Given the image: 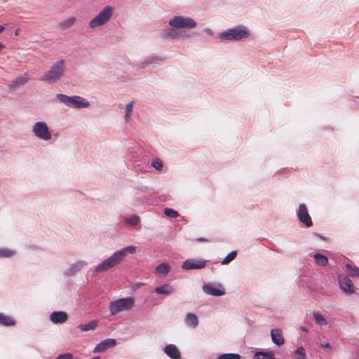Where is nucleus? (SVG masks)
<instances>
[{
  "mask_svg": "<svg viewBox=\"0 0 359 359\" xmlns=\"http://www.w3.org/2000/svg\"><path fill=\"white\" fill-rule=\"evenodd\" d=\"M135 251V247L130 245L114 252L109 258L104 260L95 268V272L100 273L109 270L118 265L128 254H134Z\"/></svg>",
  "mask_w": 359,
  "mask_h": 359,
  "instance_id": "1",
  "label": "nucleus"
},
{
  "mask_svg": "<svg viewBox=\"0 0 359 359\" xmlns=\"http://www.w3.org/2000/svg\"><path fill=\"white\" fill-rule=\"evenodd\" d=\"M65 70V62L63 60L56 62L50 69L46 72L41 80L48 83L55 82L61 79Z\"/></svg>",
  "mask_w": 359,
  "mask_h": 359,
  "instance_id": "2",
  "label": "nucleus"
},
{
  "mask_svg": "<svg viewBox=\"0 0 359 359\" xmlns=\"http://www.w3.org/2000/svg\"><path fill=\"white\" fill-rule=\"evenodd\" d=\"M249 36L250 32L248 29L242 25L229 29L219 34L220 39L228 41H240L243 39L248 38Z\"/></svg>",
  "mask_w": 359,
  "mask_h": 359,
  "instance_id": "3",
  "label": "nucleus"
},
{
  "mask_svg": "<svg viewBox=\"0 0 359 359\" xmlns=\"http://www.w3.org/2000/svg\"><path fill=\"white\" fill-rule=\"evenodd\" d=\"M114 8L112 6H105L94 18H93L89 25L91 28H95L106 24L112 16Z\"/></svg>",
  "mask_w": 359,
  "mask_h": 359,
  "instance_id": "4",
  "label": "nucleus"
},
{
  "mask_svg": "<svg viewBox=\"0 0 359 359\" xmlns=\"http://www.w3.org/2000/svg\"><path fill=\"white\" fill-rule=\"evenodd\" d=\"M134 302L133 297L122 298L111 302L109 307L110 313L111 315H116L121 311L130 310L133 307Z\"/></svg>",
  "mask_w": 359,
  "mask_h": 359,
  "instance_id": "5",
  "label": "nucleus"
},
{
  "mask_svg": "<svg viewBox=\"0 0 359 359\" xmlns=\"http://www.w3.org/2000/svg\"><path fill=\"white\" fill-rule=\"evenodd\" d=\"M57 99L63 104L73 108H82L89 106V102L79 96L69 97L63 94H57Z\"/></svg>",
  "mask_w": 359,
  "mask_h": 359,
  "instance_id": "6",
  "label": "nucleus"
},
{
  "mask_svg": "<svg viewBox=\"0 0 359 359\" xmlns=\"http://www.w3.org/2000/svg\"><path fill=\"white\" fill-rule=\"evenodd\" d=\"M169 25L175 28L193 29L196 27V22L190 18L175 16L169 21Z\"/></svg>",
  "mask_w": 359,
  "mask_h": 359,
  "instance_id": "7",
  "label": "nucleus"
},
{
  "mask_svg": "<svg viewBox=\"0 0 359 359\" xmlns=\"http://www.w3.org/2000/svg\"><path fill=\"white\" fill-rule=\"evenodd\" d=\"M34 134L39 139L49 140L51 138V133L47 124L44 122H37L33 126Z\"/></svg>",
  "mask_w": 359,
  "mask_h": 359,
  "instance_id": "8",
  "label": "nucleus"
},
{
  "mask_svg": "<svg viewBox=\"0 0 359 359\" xmlns=\"http://www.w3.org/2000/svg\"><path fill=\"white\" fill-rule=\"evenodd\" d=\"M297 216L299 221L306 227H310L313 225L311 218L308 212V210L305 204L302 203L299 205Z\"/></svg>",
  "mask_w": 359,
  "mask_h": 359,
  "instance_id": "9",
  "label": "nucleus"
},
{
  "mask_svg": "<svg viewBox=\"0 0 359 359\" xmlns=\"http://www.w3.org/2000/svg\"><path fill=\"white\" fill-rule=\"evenodd\" d=\"M203 291L208 294L213 296H222L225 294V291L222 285L205 284L203 286Z\"/></svg>",
  "mask_w": 359,
  "mask_h": 359,
  "instance_id": "10",
  "label": "nucleus"
},
{
  "mask_svg": "<svg viewBox=\"0 0 359 359\" xmlns=\"http://www.w3.org/2000/svg\"><path fill=\"white\" fill-rule=\"evenodd\" d=\"M339 284L340 288L346 294H353L355 292V287L352 280L348 277H339Z\"/></svg>",
  "mask_w": 359,
  "mask_h": 359,
  "instance_id": "11",
  "label": "nucleus"
},
{
  "mask_svg": "<svg viewBox=\"0 0 359 359\" xmlns=\"http://www.w3.org/2000/svg\"><path fill=\"white\" fill-rule=\"evenodd\" d=\"M205 261L187 259L182 264V269L185 270L199 269L205 267Z\"/></svg>",
  "mask_w": 359,
  "mask_h": 359,
  "instance_id": "12",
  "label": "nucleus"
},
{
  "mask_svg": "<svg viewBox=\"0 0 359 359\" xmlns=\"http://www.w3.org/2000/svg\"><path fill=\"white\" fill-rule=\"evenodd\" d=\"M116 345V341L114 339H107L98 344L95 349V353L103 352L109 348L114 347Z\"/></svg>",
  "mask_w": 359,
  "mask_h": 359,
  "instance_id": "13",
  "label": "nucleus"
},
{
  "mask_svg": "<svg viewBox=\"0 0 359 359\" xmlns=\"http://www.w3.org/2000/svg\"><path fill=\"white\" fill-rule=\"evenodd\" d=\"M272 341L277 346H282L285 343L283 332L280 329H272L271 330Z\"/></svg>",
  "mask_w": 359,
  "mask_h": 359,
  "instance_id": "14",
  "label": "nucleus"
},
{
  "mask_svg": "<svg viewBox=\"0 0 359 359\" xmlns=\"http://www.w3.org/2000/svg\"><path fill=\"white\" fill-rule=\"evenodd\" d=\"M68 316L63 311H54L50 316V320L54 323H64L67 320Z\"/></svg>",
  "mask_w": 359,
  "mask_h": 359,
  "instance_id": "15",
  "label": "nucleus"
},
{
  "mask_svg": "<svg viewBox=\"0 0 359 359\" xmlns=\"http://www.w3.org/2000/svg\"><path fill=\"white\" fill-rule=\"evenodd\" d=\"M164 352L172 359H180L181 358L180 351L174 344H168L165 346Z\"/></svg>",
  "mask_w": 359,
  "mask_h": 359,
  "instance_id": "16",
  "label": "nucleus"
},
{
  "mask_svg": "<svg viewBox=\"0 0 359 359\" xmlns=\"http://www.w3.org/2000/svg\"><path fill=\"white\" fill-rule=\"evenodd\" d=\"M154 291L158 294L168 295L175 292L174 287L170 284H164L155 287Z\"/></svg>",
  "mask_w": 359,
  "mask_h": 359,
  "instance_id": "17",
  "label": "nucleus"
},
{
  "mask_svg": "<svg viewBox=\"0 0 359 359\" xmlns=\"http://www.w3.org/2000/svg\"><path fill=\"white\" fill-rule=\"evenodd\" d=\"M184 321L187 325L191 328H195L198 325V320L196 315L192 313H189L186 315Z\"/></svg>",
  "mask_w": 359,
  "mask_h": 359,
  "instance_id": "18",
  "label": "nucleus"
},
{
  "mask_svg": "<svg viewBox=\"0 0 359 359\" xmlns=\"http://www.w3.org/2000/svg\"><path fill=\"white\" fill-rule=\"evenodd\" d=\"M76 22V18L75 17H70L60 22L58 25V27L60 29L65 30L73 27Z\"/></svg>",
  "mask_w": 359,
  "mask_h": 359,
  "instance_id": "19",
  "label": "nucleus"
},
{
  "mask_svg": "<svg viewBox=\"0 0 359 359\" xmlns=\"http://www.w3.org/2000/svg\"><path fill=\"white\" fill-rule=\"evenodd\" d=\"M29 79V78L27 75L18 76L12 81L11 86L14 88L22 86L27 82Z\"/></svg>",
  "mask_w": 359,
  "mask_h": 359,
  "instance_id": "20",
  "label": "nucleus"
},
{
  "mask_svg": "<svg viewBox=\"0 0 359 359\" xmlns=\"http://www.w3.org/2000/svg\"><path fill=\"white\" fill-rule=\"evenodd\" d=\"M170 271V266L166 263H162L156 268V272L158 274L165 276Z\"/></svg>",
  "mask_w": 359,
  "mask_h": 359,
  "instance_id": "21",
  "label": "nucleus"
},
{
  "mask_svg": "<svg viewBox=\"0 0 359 359\" xmlns=\"http://www.w3.org/2000/svg\"><path fill=\"white\" fill-rule=\"evenodd\" d=\"M313 257L316 264L319 266H325L328 263L327 257L320 253L315 254Z\"/></svg>",
  "mask_w": 359,
  "mask_h": 359,
  "instance_id": "22",
  "label": "nucleus"
},
{
  "mask_svg": "<svg viewBox=\"0 0 359 359\" xmlns=\"http://www.w3.org/2000/svg\"><path fill=\"white\" fill-rule=\"evenodd\" d=\"M98 325V321L97 320H92L89 322L87 324L85 325H80L79 327L83 331V332H87L88 330H95Z\"/></svg>",
  "mask_w": 359,
  "mask_h": 359,
  "instance_id": "23",
  "label": "nucleus"
},
{
  "mask_svg": "<svg viewBox=\"0 0 359 359\" xmlns=\"http://www.w3.org/2000/svg\"><path fill=\"white\" fill-rule=\"evenodd\" d=\"M274 355L272 352H257L255 354L254 359H273Z\"/></svg>",
  "mask_w": 359,
  "mask_h": 359,
  "instance_id": "24",
  "label": "nucleus"
},
{
  "mask_svg": "<svg viewBox=\"0 0 359 359\" xmlns=\"http://www.w3.org/2000/svg\"><path fill=\"white\" fill-rule=\"evenodd\" d=\"M0 325L5 326H11L15 325V320L11 317L0 313Z\"/></svg>",
  "mask_w": 359,
  "mask_h": 359,
  "instance_id": "25",
  "label": "nucleus"
},
{
  "mask_svg": "<svg viewBox=\"0 0 359 359\" xmlns=\"http://www.w3.org/2000/svg\"><path fill=\"white\" fill-rule=\"evenodd\" d=\"M313 318L315 322L320 325H326L327 324V320L318 311L313 312Z\"/></svg>",
  "mask_w": 359,
  "mask_h": 359,
  "instance_id": "26",
  "label": "nucleus"
},
{
  "mask_svg": "<svg viewBox=\"0 0 359 359\" xmlns=\"http://www.w3.org/2000/svg\"><path fill=\"white\" fill-rule=\"evenodd\" d=\"M346 268L350 271V275L352 278H359V268L356 266H352L350 264H346Z\"/></svg>",
  "mask_w": 359,
  "mask_h": 359,
  "instance_id": "27",
  "label": "nucleus"
},
{
  "mask_svg": "<svg viewBox=\"0 0 359 359\" xmlns=\"http://www.w3.org/2000/svg\"><path fill=\"white\" fill-rule=\"evenodd\" d=\"M163 37L165 39H175L178 37V32L173 29H168L163 34Z\"/></svg>",
  "mask_w": 359,
  "mask_h": 359,
  "instance_id": "28",
  "label": "nucleus"
},
{
  "mask_svg": "<svg viewBox=\"0 0 359 359\" xmlns=\"http://www.w3.org/2000/svg\"><path fill=\"white\" fill-rule=\"evenodd\" d=\"M87 265V262L84 261H78L74 264H73L71 267V271L73 272H76L83 269L85 266Z\"/></svg>",
  "mask_w": 359,
  "mask_h": 359,
  "instance_id": "29",
  "label": "nucleus"
},
{
  "mask_svg": "<svg viewBox=\"0 0 359 359\" xmlns=\"http://www.w3.org/2000/svg\"><path fill=\"white\" fill-rule=\"evenodd\" d=\"M237 252L236 251H233L228 254L226 257L222 260V264H228L230 263L232 260H233L236 257Z\"/></svg>",
  "mask_w": 359,
  "mask_h": 359,
  "instance_id": "30",
  "label": "nucleus"
},
{
  "mask_svg": "<svg viewBox=\"0 0 359 359\" xmlns=\"http://www.w3.org/2000/svg\"><path fill=\"white\" fill-rule=\"evenodd\" d=\"M219 359H241V355L237 353H224L219 356Z\"/></svg>",
  "mask_w": 359,
  "mask_h": 359,
  "instance_id": "31",
  "label": "nucleus"
},
{
  "mask_svg": "<svg viewBox=\"0 0 359 359\" xmlns=\"http://www.w3.org/2000/svg\"><path fill=\"white\" fill-rule=\"evenodd\" d=\"M294 353L295 355H297V359H306L305 350L302 346L297 348Z\"/></svg>",
  "mask_w": 359,
  "mask_h": 359,
  "instance_id": "32",
  "label": "nucleus"
},
{
  "mask_svg": "<svg viewBox=\"0 0 359 359\" xmlns=\"http://www.w3.org/2000/svg\"><path fill=\"white\" fill-rule=\"evenodd\" d=\"M164 213L166 216L171 218H176L179 216L178 212L176 210L171 208H165Z\"/></svg>",
  "mask_w": 359,
  "mask_h": 359,
  "instance_id": "33",
  "label": "nucleus"
},
{
  "mask_svg": "<svg viewBox=\"0 0 359 359\" xmlns=\"http://www.w3.org/2000/svg\"><path fill=\"white\" fill-rule=\"evenodd\" d=\"M133 102H130L129 104H128L126 107V115H125V119L126 121H128L130 116V114L133 111Z\"/></svg>",
  "mask_w": 359,
  "mask_h": 359,
  "instance_id": "34",
  "label": "nucleus"
},
{
  "mask_svg": "<svg viewBox=\"0 0 359 359\" xmlns=\"http://www.w3.org/2000/svg\"><path fill=\"white\" fill-rule=\"evenodd\" d=\"M13 255V252L9 249L0 248L1 257H9Z\"/></svg>",
  "mask_w": 359,
  "mask_h": 359,
  "instance_id": "35",
  "label": "nucleus"
},
{
  "mask_svg": "<svg viewBox=\"0 0 359 359\" xmlns=\"http://www.w3.org/2000/svg\"><path fill=\"white\" fill-rule=\"evenodd\" d=\"M152 166L157 170H161L163 168V162L160 159H156L152 162Z\"/></svg>",
  "mask_w": 359,
  "mask_h": 359,
  "instance_id": "36",
  "label": "nucleus"
},
{
  "mask_svg": "<svg viewBox=\"0 0 359 359\" xmlns=\"http://www.w3.org/2000/svg\"><path fill=\"white\" fill-rule=\"evenodd\" d=\"M127 222L130 224L131 225L135 226L139 224L140 222V218L138 217H133L132 218H130L127 220Z\"/></svg>",
  "mask_w": 359,
  "mask_h": 359,
  "instance_id": "37",
  "label": "nucleus"
},
{
  "mask_svg": "<svg viewBox=\"0 0 359 359\" xmlns=\"http://www.w3.org/2000/svg\"><path fill=\"white\" fill-rule=\"evenodd\" d=\"M55 359H73V355L69 353L60 354Z\"/></svg>",
  "mask_w": 359,
  "mask_h": 359,
  "instance_id": "38",
  "label": "nucleus"
},
{
  "mask_svg": "<svg viewBox=\"0 0 359 359\" xmlns=\"http://www.w3.org/2000/svg\"><path fill=\"white\" fill-rule=\"evenodd\" d=\"M321 347L323 348H330L331 349V346L329 343H325L321 344Z\"/></svg>",
  "mask_w": 359,
  "mask_h": 359,
  "instance_id": "39",
  "label": "nucleus"
},
{
  "mask_svg": "<svg viewBox=\"0 0 359 359\" xmlns=\"http://www.w3.org/2000/svg\"><path fill=\"white\" fill-rule=\"evenodd\" d=\"M4 48L5 46L1 42H0V51H1Z\"/></svg>",
  "mask_w": 359,
  "mask_h": 359,
  "instance_id": "40",
  "label": "nucleus"
},
{
  "mask_svg": "<svg viewBox=\"0 0 359 359\" xmlns=\"http://www.w3.org/2000/svg\"><path fill=\"white\" fill-rule=\"evenodd\" d=\"M20 32V29H15V36L19 35Z\"/></svg>",
  "mask_w": 359,
  "mask_h": 359,
  "instance_id": "41",
  "label": "nucleus"
},
{
  "mask_svg": "<svg viewBox=\"0 0 359 359\" xmlns=\"http://www.w3.org/2000/svg\"><path fill=\"white\" fill-rule=\"evenodd\" d=\"M5 29V27L3 25H0V34Z\"/></svg>",
  "mask_w": 359,
  "mask_h": 359,
  "instance_id": "42",
  "label": "nucleus"
},
{
  "mask_svg": "<svg viewBox=\"0 0 359 359\" xmlns=\"http://www.w3.org/2000/svg\"><path fill=\"white\" fill-rule=\"evenodd\" d=\"M198 241H207V240H205V238H198Z\"/></svg>",
  "mask_w": 359,
  "mask_h": 359,
  "instance_id": "43",
  "label": "nucleus"
},
{
  "mask_svg": "<svg viewBox=\"0 0 359 359\" xmlns=\"http://www.w3.org/2000/svg\"><path fill=\"white\" fill-rule=\"evenodd\" d=\"M353 359H358V358H353Z\"/></svg>",
  "mask_w": 359,
  "mask_h": 359,
  "instance_id": "44",
  "label": "nucleus"
}]
</instances>
